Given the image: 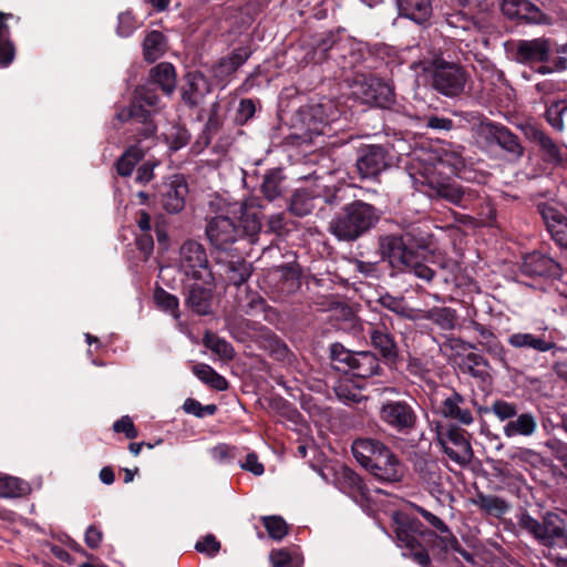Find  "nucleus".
Returning a JSON list of instances; mask_svg holds the SVG:
<instances>
[{
  "label": "nucleus",
  "mask_w": 567,
  "mask_h": 567,
  "mask_svg": "<svg viewBox=\"0 0 567 567\" xmlns=\"http://www.w3.org/2000/svg\"><path fill=\"white\" fill-rule=\"evenodd\" d=\"M362 94L365 102L384 105L391 101L392 90L383 83L380 79L369 78L364 79L361 84Z\"/></svg>",
  "instance_id": "nucleus-29"
},
{
  "label": "nucleus",
  "mask_w": 567,
  "mask_h": 567,
  "mask_svg": "<svg viewBox=\"0 0 567 567\" xmlns=\"http://www.w3.org/2000/svg\"><path fill=\"white\" fill-rule=\"evenodd\" d=\"M423 72L429 76L432 87L446 97L460 96L468 81L466 70L454 62L435 58L420 63Z\"/></svg>",
  "instance_id": "nucleus-4"
},
{
  "label": "nucleus",
  "mask_w": 567,
  "mask_h": 567,
  "mask_svg": "<svg viewBox=\"0 0 567 567\" xmlns=\"http://www.w3.org/2000/svg\"><path fill=\"white\" fill-rule=\"evenodd\" d=\"M177 266L187 277L202 280L206 285H212L214 281L206 250L195 240H186L181 246Z\"/></svg>",
  "instance_id": "nucleus-7"
},
{
  "label": "nucleus",
  "mask_w": 567,
  "mask_h": 567,
  "mask_svg": "<svg viewBox=\"0 0 567 567\" xmlns=\"http://www.w3.org/2000/svg\"><path fill=\"white\" fill-rule=\"evenodd\" d=\"M272 567H295L289 553L286 550H274L270 554Z\"/></svg>",
  "instance_id": "nucleus-64"
},
{
  "label": "nucleus",
  "mask_w": 567,
  "mask_h": 567,
  "mask_svg": "<svg viewBox=\"0 0 567 567\" xmlns=\"http://www.w3.org/2000/svg\"><path fill=\"white\" fill-rule=\"evenodd\" d=\"M24 491V483L19 478L0 475V496L17 497L22 495Z\"/></svg>",
  "instance_id": "nucleus-53"
},
{
  "label": "nucleus",
  "mask_w": 567,
  "mask_h": 567,
  "mask_svg": "<svg viewBox=\"0 0 567 567\" xmlns=\"http://www.w3.org/2000/svg\"><path fill=\"white\" fill-rule=\"evenodd\" d=\"M474 504L488 515L499 517L508 511V505L504 499L493 495L478 494Z\"/></svg>",
  "instance_id": "nucleus-39"
},
{
  "label": "nucleus",
  "mask_w": 567,
  "mask_h": 567,
  "mask_svg": "<svg viewBox=\"0 0 567 567\" xmlns=\"http://www.w3.org/2000/svg\"><path fill=\"white\" fill-rule=\"evenodd\" d=\"M395 534L399 546L405 549L403 556L413 558L422 567H430L429 554L421 546L419 538L425 535L433 537L434 534L424 532L420 520L408 516L398 520Z\"/></svg>",
  "instance_id": "nucleus-6"
},
{
  "label": "nucleus",
  "mask_w": 567,
  "mask_h": 567,
  "mask_svg": "<svg viewBox=\"0 0 567 567\" xmlns=\"http://www.w3.org/2000/svg\"><path fill=\"white\" fill-rule=\"evenodd\" d=\"M380 252L393 267L404 268L415 254L403 237L389 235L380 239Z\"/></svg>",
  "instance_id": "nucleus-14"
},
{
  "label": "nucleus",
  "mask_w": 567,
  "mask_h": 567,
  "mask_svg": "<svg viewBox=\"0 0 567 567\" xmlns=\"http://www.w3.org/2000/svg\"><path fill=\"white\" fill-rule=\"evenodd\" d=\"M439 412L444 417L456 421L463 425H470L474 421L465 399L455 391H452L442 400Z\"/></svg>",
  "instance_id": "nucleus-19"
},
{
  "label": "nucleus",
  "mask_w": 567,
  "mask_h": 567,
  "mask_svg": "<svg viewBox=\"0 0 567 567\" xmlns=\"http://www.w3.org/2000/svg\"><path fill=\"white\" fill-rule=\"evenodd\" d=\"M423 158L426 165L419 173L424 176L425 173L433 172L440 177L457 175L465 167V161L462 154V147L454 145H443L436 150L424 154Z\"/></svg>",
  "instance_id": "nucleus-8"
},
{
  "label": "nucleus",
  "mask_w": 567,
  "mask_h": 567,
  "mask_svg": "<svg viewBox=\"0 0 567 567\" xmlns=\"http://www.w3.org/2000/svg\"><path fill=\"white\" fill-rule=\"evenodd\" d=\"M550 44L547 39L520 40L517 43L516 60L520 63H542L549 58Z\"/></svg>",
  "instance_id": "nucleus-20"
},
{
  "label": "nucleus",
  "mask_w": 567,
  "mask_h": 567,
  "mask_svg": "<svg viewBox=\"0 0 567 567\" xmlns=\"http://www.w3.org/2000/svg\"><path fill=\"white\" fill-rule=\"evenodd\" d=\"M404 268L409 269L417 278L427 282L434 278V270H432L427 265L420 262L416 258V254L413 255L412 261L406 264Z\"/></svg>",
  "instance_id": "nucleus-60"
},
{
  "label": "nucleus",
  "mask_w": 567,
  "mask_h": 567,
  "mask_svg": "<svg viewBox=\"0 0 567 567\" xmlns=\"http://www.w3.org/2000/svg\"><path fill=\"white\" fill-rule=\"evenodd\" d=\"M502 11L511 19H520L533 23H539L543 19V12L529 0H503Z\"/></svg>",
  "instance_id": "nucleus-23"
},
{
  "label": "nucleus",
  "mask_w": 567,
  "mask_h": 567,
  "mask_svg": "<svg viewBox=\"0 0 567 567\" xmlns=\"http://www.w3.org/2000/svg\"><path fill=\"white\" fill-rule=\"evenodd\" d=\"M415 182L421 185H427L437 197H441L462 208H468L471 204L478 197L475 189L463 188L456 183H446L444 177L433 174V172L425 173L421 178H415Z\"/></svg>",
  "instance_id": "nucleus-10"
},
{
  "label": "nucleus",
  "mask_w": 567,
  "mask_h": 567,
  "mask_svg": "<svg viewBox=\"0 0 567 567\" xmlns=\"http://www.w3.org/2000/svg\"><path fill=\"white\" fill-rule=\"evenodd\" d=\"M151 78L154 83L161 86L162 91L169 95L176 87L175 68L167 62H162L151 70Z\"/></svg>",
  "instance_id": "nucleus-33"
},
{
  "label": "nucleus",
  "mask_w": 567,
  "mask_h": 567,
  "mask_svg": "<svg viewBox=\"0 0 567 567\" xmlns=\"http://www.w3.org/2000/svg\"><path fill=\"white\" fill-rule=\"evenodd\" d=\"M268 278L269 281L274 284L276 291L282 296L296 292L301 285L298 267L292 264L271 269L268 274Z\"/></svg>",
  "instance_id": "nucleus-18"
},
{
  "label": "nucleus",
  "mask_w": 567,
  "mask_h": 567,
  "mask_svg": "<svg viewBox=\"0 0 567 567\" xmlns=\"http://www.w3.org/2000/svg\"><path fill=\"white\" fill-rule=\"evenodd\" d=\"M344 484L347 488V493L354 498L359 499H368V489L362 482V478L350 470H346L343 472Z\"/></svg>",
  "instance_id": "nucleus-46"
},
{
  "label": "nucleus",
  "mask_w": 567,
  "mask_h": 567,
  "mask_svg": "<svg viewBox=\"0 0 567 567\" xmlns=\"http://www.w3.org/2000/svg\"><path fill=\"white\" fill-rule=\"evenodd\" d=\"M386 447L384 443L374 439H357L352 443V453L358 463L368 471Z\"/></svg>",
  "instance_id": "nucleus-22"
},
{
  "label": "nucleus",
  "mask_w": 567,
  "mask_h": 567,
  "mask_svg": "<svg viewBox=\"0 0 567 567\" xmlns=\"http://www.w3.org/2000/svg\"><path fill=\"white\" fill-rule=\"evenodd\" d=\"M248 301L246 303L239 302V308L247 315H251L254 311L264 309V300L257 293L247 296Z\"/></svg>",
  "instance_id": "nucleus-62"
},
{
  "label": "nucleus",
  "mask_w": 567,
  "mask_h": 567,
  "mask_svg": "<svg viewBox=\"0 0 567 567\" xmlns=\"http://www.w3.org/2000/svg\"><path fill=\"white\" fill-rule=\"evenodd\" d=\"M391 162L388 151L380 145L369 146L357 161V168L361 177H374L384 171Z\"/></svg>",
  "instance_id": "nucleus-15"
},
{
  "label": "nucleus",
  "mask_w": 567,
  "mask_h": 567,
  "mask_svg": "<svg viewBox=\"0 0 567 567\" xmlns=\"http://www.w3.org/2000/svg\"><path fill=\"white\" fill-rule=\"evenodd\" d=\"M260 229L259 199L249 197L241 203L229 205L227 215L220 214L210 218L206 225V235L215 248L226 250L243 235L248 237L251 244H255Z\"/></svg>",
  "instance_id": "nucleus-1"
},
{
  "label": "nucleus",
  "mask_w": 567,
  "mask_h": 567,
  "mask_svg": "<svg viewBox=\"0 0 567 567\" xmlns=\"http://www.w3.org/2000/svg\"><path fill=\"white\" fill-rule=\"evenodd\" d=\"M400 14L416 23L425 22L432 12L430 0H398Z\"/></svg>",
  "instance_id": "nucleus-30"
},
{
  "label": "nucleus",
  "mask_w": 567,
  "mask_h": 567,
  "mask_svg": "<svg viewBox=\"0 0 567 567\" xmlns=\"http://www.w3.org/2000/svg\"><path fill=\"white\" fill-rule=\"evenodd\" d=\"M503 127L504 125L494 123L487 118L482 120L474 128L476 141L481 145L489 147L496 144Z\"/></svg>",
  "instance_id": "nucleus-36"
},
{
  "label": "nucleus",
  "mask_w": 567,
  "mask_h": 567,
  "mask_svg": "<svg viewBox=\"0 0 567 567\" xmlns=\"http://www.w3.org/2000/svg\"><path fill=\"white\" fill-rule=\"evenodd\" d=\"M420 318L431 320L444 330L453 329L455 324V311L445 307L430 309L423 312Z\"/></svg>",
  "instance_id": "nucleus-44"
},
{
  "label": "nucleus",
  "mask_w": 567,
  "mask_h": 567,
  "mask_svg": "<svg viewBox=\"0 0 567 567\" xmlns=\"http://www.w3.org/2000/svg\"><path fill=\"white\" fill-rule=\"evenodd\" d=\"M461 369L464 372L470 373L471 375L478 378L483 375V371L480 370V367H486V360L474 352H470L466 354V357L462 358V362L458 363Z\"/></svg>",
  "instance_id": "nucleus-54"
},
{
  "label": "nucleus",
  "mask_w": 567,
  "mask_h": 567,
  "mask_svg": "<svg viewBox=\"0 0 567 567\" xmlns=\"http://www.w3.org/2000/svg\"><path fill=\"white\" fill-rule=\"evenodd\" d=\"M10 13L0 12V66H9L16 56V49L10 38V28L6 21L11 18Z\"/></svg>",
  "instance_id": "nucleus-32"
},
{
  "label": "nucleus",
  "mask_w": 567,
  "mask_h": 567,
  "mask_svg": "<svg viewBox=\"0 0 567 567\" xmlns=\"http://www.w3.org/2000/svg\"><path fill=\"white\" fill-rule=\"evenodd\" d=\"M204 344L225 360L234 358V348L231 344L214 333L205 334Z\"/></svg>",
  "instance_id": "nucleus-48"
},
{
  "label": "nucleus",
  "mask_w": 567,
  "mask_h": 567,
  "mask_svg": "<svg viewBox=\"0 0 567 567\" xmlns=\"http://www.w3.org/2000/svg\"><path fill=\"white\" fill-rule=\"evenodd\" d=\"M225 275L230 284L240 286L250 277L251 265L241 258L229 260L225 265Z\"/></svg>",
  "instance_id": "nucleus-37"
},
{
  "label": "nucleus",
  "mask_w": 567,
  "mask_h": 567,
  "mask_svg": "<svg viewBox=\"0 0 567 567\" xmlns=\"http://www.w3.org/2000/svg\"><path fill=\"white\" fill-rule=\"evenodd\" d=\"M368 472L385 483L399 482L404 475L402 463L389 447L383 449L382 456L369 467Z\"/></svg>",
  "instance_id": "nucleus-16"
},
{
  "label": "nucleus",
  "mask_w": 567,
  "mask_h": 567,
  "mask_svg": "<svg viewBox=\"0 0 567 567\" xmlns=\"http://www.w3.org/2000/svg\"><path fill=\"white\" fill-rule=\"evenodd\" d=\"M439 443L449 458L456 464H470L473 458V450L468 433L457 426H449L439 433Z\"/></svg>",
  "instance_id": "nucleus-12"
},
{
  "label": "nucleus",
  "mask_w": 567,
  "mask_h": 567,
  "mask_svg": "<svg viewBox=\"0 0 567 567\" xmlns=\"http://www.w3.org/2000/svg\"><path fill=\"white\" fill-rule=\"evenodd\" d=\"M421 480L431 491L436 489L440 485V467L434 461H424L419 465Z\"/></svg>",
  "instance_id": "nucleus-51"
},
{
  "label": "nucleus",
  "mask_w": 567,
  "mask_h": 567,
  "mask_svg": "<svg viewBox=\"0 0 567 567\" xmlns=\"http://www.w3.org/2000/svg\"><path fill=\"white\" fill-rule=\"evenodd\" d=\"M282 176L280 171H270L264 177L261 192L268 200H274L281 194Z\"/></svg>",
  "instance_id": "nucleus-47"
},
{
  "label": "nucleus",
  "mask_w": 567,
  "mask_h": 567,
  "mask_svg": "<svg viewBox=\"0 0 567 567\" xmlns=\"http://www.w3.org/2000/svg\"><path fill=\"white\" fill-rule=\"evenodd\" d=\"M213 291L210 288L194 285L187 297L188 307L197 315L204 316L210 312Z\"/></svg>",
  "instance_id": "nucleus-31"
},
{
  "label": "nucleus",
  "mask_w": 567,
  "mask_h": 567,
  "mask_svg": "<svg viewBox=\"0 0 567 567\" xmlns=\"http://www.w3.org/2000/svg\"><path fill=\"white\" fill-rule=\"evenodd\" d=\"M193 373L205 384L217 391H225L228 389L227 380L217 373L210 365L206 363H198L193 367Z\"/></svg>",
  "instance_id": "nucleus-35"
},
{
  "label": "nucleus",
  "mask_w": 567,
  "mask_h": 567,
  "mask_svg": "<svg viewBox=\"0 0 567 567\" xmlns=\"http://www.w3.org/2000/svg\"><path fill=\"white\" fill-rule=\"evenodd\" d=\"M489 411L501 421H511L517 414V406L512 402L496 400L491 405Z\"/></svg>",
  "instance_id": "nucleus-56"
},
{
  "label": "nucleus",
  "mask_w": 567,
  "mask_h": 567,
  "mask_svg": "<svg viewBox=\"0 0 567 567\" xmlns=\"http://www.w3.org/2000/svg\"><path fill=\"white\" fill-rule=\"evenodd\" d=\"M381 212L363 200L347 204L329 223V230L339 240L354 241L380 220Z\"/></svg>",
  "instance_id": "nucleus-2"
},
{
  "label": "nucleus",
  "mask_w": 567,
  "mask_h": 567,
  "mask_svg": "<svg viewBox=\"0 0 567 567\" xmlns=\"http://www.w3.org/2000/svg\"><path fill=\"white\" fill-rule=\"evenodd\" d=\"M473 329L480 336V344L483 349L489 353L495 360H497L503 367L508 368V362L506 359L507 350L497 339V337L483 324L474 322Z\"/></svg>",
  "instance_id": "nucleus-26"
},
{
  "label": "nucleus",
  "mask_w": 567,
  "mask_h": 567,
  "mask_svg": "<svg viewBox=\"0 0 567 567\" xmlns=\"http://www.w3.org/2000/svg\"><path fill=\"white\" fill-rule=\"evenodd\" d=\"M518 525L542 546L549 549L567 546L566 519L558 513L547 512L540 520L524 513L519 516Z\"/></svg>",
  "instance_id": "nucleus-3"
},
{
  "label": "nucleus",
  "mask_w": 567,
  "mask_h": 567,
  "mask_svg": "<svg viewBox=\"0 0 567 567\" xmlns=\"http://www.w3.org/2000/svg\"><path fill=\"white\" fill-rule=\"evenodd\" d=\"M188 193L186 182L182 176L175 175L169 183L165 184L162 194L163 207L168 213H178L184 208L185 197Z\"/></svg>",
  "instance_id": "nucleus-21"
},
{
  "label": "nucleus",
  "mask_w": 567,
  "mask_h": 567,
  "mask_svg": "<svg viewBox=\"0 0 567 567\" xmlns=\"http://www.w3.org/2000/svg\"><path fill=\"white\" fill-rule=\"evenodd\" d=\"M547 328L539 334L515 332L508 337V344L515 349H529L536 352H548L558 349L554 339L546 334Z\"/></svg>",
  "instance_id": "nucleus-17"
},
{
  "label": "nucleus",
  "mask_w": 567,
  "mask_h": 567,
  "mask_svg": "<svg viewBox=\"0 0 567 567\" xmlns=\"http://www.w3.org/2000/svg\"><path fill=\"white\" fill-rule=\"evenodd\" d=\"M369 337L372 346L379 350L383 358L395 360L398 357V346L394 337L384 326H372L369 330Z\"/></svg>",
  "instance_id": "nucleus-27"
},
{
  "label": "nucleus",
  "mask_w": 567,
  "mask_h": 567,
  "mask_svg": "<svg viewBox=\"0 0 567 567\" xmlns=\"http://www.w3.org/2000/svg\"><path fill=\"white\" fill-rule=\"evenodd\" d=\"M567 111V106H561L560 102L551 103L546 110L547 122L556 130L564 128L563 113Z\"/></svg>",
  "instance_id": "nucleus-57"
},
{
  "label": "nucleus",
  "mask_w": 567,
  "mask_h": 567,
  "mask_svg": "<svg viewBox=\"0 0 567 567\" xmlns=\"http://www.w3.org/2000/svg\"><path fill=\"white\" fill-rule=\"evenodd\" d=\"M414 509L420 515H422L430 525H432L434 528H436L441 533L440 536H437V535L433 536V537H435V539L433 540L434 545L437 542L444 543L446 546L455 545L456 537L452 534V532L449 529L446 524L440 517H437L436 515L432 514L431 512L426 511L425 508H423L419 505H415Z\"/></svg>",
  "instance_id": "nucleus-34"
},
{
  "label": "nucleus",
  "mask_w": 567,
  "mask_h": 567,
  "mask_svg": "<svg viewBox=\"0 0 567 567\" xmlns=\"http://www.w3.org/2000/svg\"><path fill=\"white\" fill-rule=\"evenodd\" d=\"M264 526L269 536L274 539H282L288 532L286 522L279 516H268L262 518Z\"/></svg>",
  "instance_id": "nucleus-55"
},
{
  "label": "nucleus",
  "mask_w": 567,
  "mask_h": 567,
  "mask_svg": "<svg viewBox=\"0 0 567 567\" xmlns=\"http://www.w3.org/2000/svg\"><path fill=\"white\" fill-rule=\"evenodd\" d=\"M144 157L143 150L137 145L130 146L125 153L118 158L116 169L118 175L128 176L132 174L134 166Z\"/></svg>",
  "instance_id": "nucleus-40"
},
{
  "label": "nucleus",
  "mask_w": 567,
  "mask_h": 567,
  "mask_svg": "<svg viewBox=\"0 0 567 567\" xmlns=\"http://www.w3.org/2000/svg\"><path fill=\"white\" fill-rule=\"evenodd\" d=\"M379 419L388 427L400 434L415 430L417 415L414 408L403 400H386L379 408Z\"/></svg>",
  "instance_id": "nucleus-9"
},
{
  "label": "nucleus",
  "mask_w": 567,
  "mask_h": 567,
  "mask_svg": "<svg viewBox=\"0 0 567 567\" xmlns=\"http://www.w3.org/2000/svg\"><path fill=\"white\" fill-rule=\"evenodd\" d=\"M195 549L208 557H214L220 549V543L214 535L208 534L196 543Z\"/></svg>",
  "instance_id": "nucleus-58"
},
{
  "label": "nucleus",
  "mask_w": 567,
  "mask_h": 567,
  "mask_svg": "<svg viewBox=\"0 0 567 567\" xmlns=\"http://www.w3.org/2000/svg\"><path fill=\"white\" fill-rule=\"evenodd\" d=\"M331 355L336 362L344 363L354 377L369 378L379 373V360L370 351L353 352L340 344H333Z\"/></svg>",
  "instance_id": "nucleus-11"
},
{
  "label": "nucleus",
  "mask_w": 567,
  "mask_h": 567,
  "mask_svg": "<svg viewBox=\"0 0 567 567\" xmlns=\"http://www.w3.org/2000/svg\"><path fill=\"white\" fill-rule=\"evenodd\" d=\"M522 271L528 276L550 277L558 275L559 266L553 258L533 252L524 258Z\"/></svg>",
  "instance_id": "nucleus-24"
},
{
  "label": "nucleus",
  "mask_w": 567,
  "mask_h": 567,
  "mask_svg": "<svg viewBox=\"0 0 567 567\" xmlns=\"http://www.w3.org/2000/svg\"><path fill=\"white\" fill-rule=\"evenodd\" d=\"M135 100L137 103L122 109L117 113V117L120 121L131 124L132 131L136 132L134 138L141 142L153 136L156 132V125L151 118V113L144 106L156 109L159 99L152 89L141 86L135 91Z\"/></svg>",
  "instance_id": "nucleus-5"
},
{
  "label": "nucleus",
  "mask_w": 567,
  "mask_h": 567,
  "mask_svg": "<svg viewBox=\"0 0 567 567\" xmlns=\"http://www.w3.org/2000/svg\"><path fill=\"white\" fill-rule=\"evenodd\" d=\"M113 429L117 433H124L125 436L130 440L135 439L138 435L132 419L127 415L122 416L120 420H117L114 423Z\"/></svg>",
  "instance_id": "nucleus-61"
},
{
  "label": "nucleus",
  "mask_w": 567,
  "mask_h": 567,
  "mask_svg": "<svg viewBox=\"0 0 567 567\" xmlns=\"http://www.w3.org/2000/svg\"><path fill=\"white\" fill-rule=\"evenodd\" d=\"M537 431V419L533 413L516 414L508 421L504 427L503 433L506 437L512 439L515 436H532Z\"/></svg>",
  "instance_id": "nucleus-28"
},
{
  "label": "nucleus",
  "mask_w": 567,
  "mask_h": 567,
  "mask_svg": "<svg viewBox=\"0 0 567 567\" xmlns=\"http://www.w3.org/2000/svg\"><path fill=\"white\" fill-rule=\"evenodd\" d=\"M137 24L134 16L131 12H122L118 14V24L116 33L122 38H127L136 30Z\"/></svg>",
  "instance_id": "nucleus-59"
},
{
  "label": "nucleus",
  "mask_w": 567,
  "mask_h": 567,
  "mask_svg": "<svg viewBox=\"0 0 567 567\" xmlns=\"http://www.w3.org/2000/svg\"><path fill=\"white\" fill-rule=\"evenodd\" d=\"M164 35L156 30L150 32L143 42L145 60L148 62L157 60L164 53Z\"/></svg>",
  "instance_id": "nucleus-42"
},
{
  "label": "nucleus",
  "mask_w": 567,
  "mask_h": 567,
  "mask_svg": "<svg viewBox=\"0 0 567 567\" xmlns=\"http://www.w3.org/2000/svg\"><path fill=\"white\" fill-rule=\"evenodd\" d=\"M289 208L296 216H306L315 208L313 196L307 190H297L291 198Z\"/></svg>",
  "instance_id": "nucleus-45"
},
{
  "label": "nucleus",
  "mask_w": 567,
  "mask_h": 567,
  "mask_svg": "<svg viewBox=\"0 0 567 567\" xmlns=\"http://www.w3.org/2000/svg\"><path fill=\"white\" fill-rule=\"evenodd\" d=\"M537 212L554 241L558 246L567 248V216L549 203L537 204Z\"/></svg>",
  "instance_id": "nucleus-13"
},
{
  "label": "nucleus",
  "mask_w": 567,
  "mask_h": 567,
  "mask_svg": "<svg viewBox=\"0 0 567 567\" xmlns=\"http://www.w3.org/2000/svg\"><path fill=\"white\" fill-rule=\"evenodd\" d=\"M496 144L508 153L512 159L517 161L523 156L524 148L518 137L513 134L506 126L503 127Z\"/></svg>",
  "instance_id": "nucleus-43"
},
{
  "label": "nucleus",
  "mask_w": 567,
  "mask_h": 567,
  "mask_svg": "<svg viewBox=\"0 0 567 567\" xmlns=\"http://www.w3.org/2000/svg\"><path fill=\"white\" fill-rule=\"evenodd\" d=\"M210 92L206 78L200 73H189L187 83L182 92V100L190 107L199 105L204 97Z\"/></svg>",
  "instance_id": "nucleus-25"
},
{
  "label": "nucleus",
  "mask_w": 567,
  "mask_h": 567,
  "mask_svg": "<svg viewBox=\"0 0 567 567\" xmlns=\"http://www.w3.org/2000/svg\"><path fill=\"white\" fill-rule=\"evenodd\" d=\"M103 539V534L100 528H97L95 525H91L87 527L85 532V544L92 548H97Z\"/></svg>",
  "instance_id": "nucleus-63"
},
{
  "label": "nucleus",
  "mask_w": 567,
  "mask_h": 567,
  "mask_svg": "<svg viewBox=\"0 0 567 567\" xmlns=\"http://www.w3.org/2000/svg\"><path fill=\"white\" fill-rule=\"evenodd\" d=\"M539 146L547 162L553 164L564 163L567 155L566 151L561 146L557 145L548 135L542 140Z\"/></svg>",
  "instance_id": "nucleus-50"
},
{
  "label": "nucleus",
  "mask_w": 567,
  "mask_h": 567,
  "mask_svg": "<svg viewBox=\"0 0 567 567\" xmlns=\"http://www.w3.org/2000/svg\"><path fill=\"white\" fill-rule=\"evenodd\" d=\"M154 300L158 308L171 313L175 319L179 318L177 297L168 293L163 288H157L154 292Z\"/></svg>",
  "instance_id": "nucleus-52"
},
{
  "label": "nucleus",
  "mask_w": 567,
  "mask_h": 567,
  "mask_svg": "<svg viewBox=\"0 0 567 567\" xmlns=\"http://www.w3.org/2000/svg\"><path fill=\"white\" fill-rule=\"evenodd\" d=\"M379 302L385 309L409 319H415L416 317L412 315V309H410L403 298L393 297L389 293L382 295L379 298Z\"/></svg>",
  "instance_id": "nucleus-49"
},
{
  "label": "nucleus",
  "mask_w": 567,
  "mask_h": 567,
  "mask_svg": "<svg viewBox=\"0 0 567 567\" xmlns=\"http://www.w3.org/2000/svg\"><path fill=\"white\" fill-rule=\"evenodd\" d=\"M334 392L338 399L344 404L360 403L365 399L362 390L349 380L339 381L334 386Z\"/></svg>",
  "instance_id": "nucleus-41"
},
{
  "label": "nucleus",
  "mask_w": 567,
  "mask_h": 567,
  "mask_svg": "<svg viewBox=\"0 0 567 567\" xmlns=\"http://www.w3.org/2000/svg\"><path fill=\"white\" fill-rule=\"evenodd\" d=\"M249 53L246 49H237L230 55L219 61L215 73L217 76L224 78L233 74L248 59Z\"/></svg>",
  "instance_id": "nucleus-38"
}]
</instances>
